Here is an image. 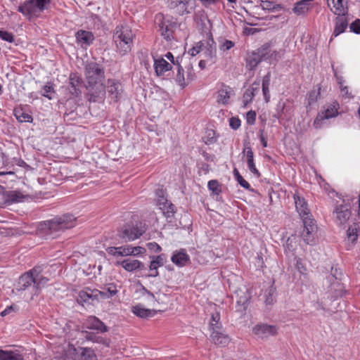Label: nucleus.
I'll return each mask as SVG.
<instances>
[{"instance_id":"1","label":"nucleus","mask_w":360,"mask_h":360,"mask_svg":"<svg viewBox=\"0 0 360 360\" xmlns=\"http://www.w3.org/2000/svg\"><path fill=\"white\" fill-rule=\"evenodd\" d=\"M76 225V217L72 214H65L60 217H56L51 220L40 224V230L46 234H52L65 229H71Z\"/></svg>"},{"instance_id":"2","label":"nucleus","mask_w":360,"mask_h":360,"mask_svg":"<svg viewBox=\"0 0 360 360\" xmlns=\"http://www.w3.org/2000/svg\"><path fill=\"white\" fill-rule=\"evenodd\" d=\"M134 34L127 25L117 26L113 39L121 55H125L131 51Z\"/></svg>"},{"instance_id":"3","label":"nucleus","mask_w":360,"mask_h":360,"mask_svg":"<svg viewBox=\"0 0 360 360\" xmlns=\"http://www.w3.org/2000/svg\"><path fill=\"white\" fill-rule=\"evenodd\" d=\"M146 230L145 224L141 221L136 224H127L119 231V237L125 242L133 241L141 236Z\"/></svg>"},{"instance_id":"4","label":"nucleus","mask_w":360,"mask_h":360,"mask_svg":"<svg viewBox=\"0 0 360 360\" xmlns=\"http://www.w3.org/2000/svg\"><path fill=\"white\" fill-rule=\"evenodd\" d=\"M51 0H27L18 7V11L25 16H31L48 9Z\"/></svg>"},{"instance_id":"5","label":"nucleus","mask_w":360,"mask_h":360,"mask_svg":"<svg viewBox=\"0 0 360 360\" xmlns=\"http://www.w3.org/2000/svg\"><path fill=\"white\" fill-rule=\"evenodd\" d=\"M85 76L89 86L102 84L105 77L104 69L96 63H89L85 65Z\"/></svg>"},{"instance_id":"6","label":"nucleus","mask_w":360,"mask_h":360,"mask_svg":"<svg viewBox=\"0 0 360 360\" xmlns=\"http://www.w3.org/2000/svg\"><path fill=\"white\" fill-rule=\"evenodd\" d=\"M155 21L158 24L161 35L167 41H170L172 34L177 26V21L173 17H164L161 13L157 14Z\"/></svg>"},{"instance_id":"7","label":"nucleus","mask_w":360,"mask_h":360,"mask_svg":"<svg viewBox=\"0 0 360 360\" xmlns=\"http://www.w3.org/2000/svg\"><path fill=\"white\" fill-rule=\"evenodd\" d=\"M311 217V214H309L301 217L304 226L302 237L307 244L311 245L315 243V236L317 231V225Z\"/></svg>"},{"instance_id":"8","label":"nucleus","mask_w":360,"mask_h":360,"mask_svg":"<svg viewBox=\"0 0 360 360\" xmlns=\"http://www.w3.org/2000/svg\"><path fill=\"white\" fill-rule=\"evenodd\" d=\"M338 108L339 103L337 101H334L328 105L324 111L317 115L313 123L314 127L316 129L321 128L325 120L336 117L338 114Z\"/></svg>"},{"instance_id":"9","label":"nucleus","mask_w":360,"mask_h":360,"mask_svg":"<svg viewBox=\"0 0 360 360\" xmlns=\"http://www.w3.org/2000/svg\"><path fill=\"white\" fill-rule=\"evenodd\" d=\"M106 92L112 101L117 102L123 92L122 84L117 80L109 79L107 82Z\"/></svg>"},{"instance_id":"10","label":"nucleus","mask_w":360,"mask_h":360,"mask_svg":"<svg viewBox=\"0 0 360 360\" xmlns=\"http://www.w3.org/2000/svg\"><path fill=\"white\" fill-rule=\"evenodd\" d=\"M333 215L337 224H345L351 217V210L347 205H337L333 210Z\"/></svg>"},{"instance_id":"11","label":"nucleus","mask_w":360,"mask_h":360,"mask_svg":"<svg viewBox=\"0 0 360 360\" xmlns=\"http://www.w3.org/2000/svg\"><path fill=\"white\" fill-rule=\"evenodd\" d=\"M210 338L215 345L220 347L226 346L231 340L229 336L226 334L223 328H220V326H215V328H214V330H212L210 335Z\"/></svg>"},{"instance_id":"12","label":"nucleus","mask_w":360,"mask_h":360,"mask_svg":"<svg viewBox=\"0 0 360 360\" xmlns=\"http://www.w3.org/2000/svg\"><path fill=\"white\" fill-rule=\"evenodd\" d=\"M35 269H31L22 274L18 279L15 289L18 291H23L25 290L27 288L30 287L32 285L34 286V276L33 274H35Z\"/></svg>"},{"instance_id":"13","label":"nucleus","mask_w":360,"mask_h":360,"mask_svg":"<svg viewBox=\"0 0 360 360\" xmlns=\"http://www.w3.org/2000/svg\"><path fill=\"white\" fill-rule=\"evenodd\" d=\"M68 79V89L70 93L73 96H79L82 93V79L81 77L77 72H71Z\"/></svg>"},{"instance_id":"14","label":"nucleus","mask_w":360,"mask_h":360,"mask_svg":"<svg viewBox=\"0 0 360 360\" xmlns=\"http://www.w3.org/2000/svg\"><path fill=\"white\" fill-rule=\"evenodd\" d=\"M253 332L261 338H266L277 333V328L275 326L268 324H258L253 328Z\"/></svg>"},{"instance_id":"15","label":"nucleus","mask_w":360,"mask_h":360,"mask_svg":"<svg viewBox=\"0 0 360 360\" xmlns=\"http://www.w3.org/2000/svg\"><path fill=\"white\" fill-rule=\"evenodd\" d=\"M203 51L201 52L207 60H210L214 63V59L217 56L216 43L212 38L209 39L204 41Z\"/></svg>"},{"instance_id":"16","label":"nucleus","mask_w":360,"mask_h":360,"mask_svg":"<svg viewBox=\"0 0 360 360\" xmlns=\"http://www.w3.org/2000/svg\"><path fill=\"white\" fill-rule=\"evenodd\" d=\"M157 205L159 207L160 210H162L163 214L167 219L174 217L176 213V207L166 198L160 199L157 202Z\"/></svg>"},{"instance_id":"17","label":"nucleus","mask_w":360,"mask_h":360,"mask_svg":"<svg viewBox=\"0 0 360 360\" xmlns=\"http://www.w3.org/2000/svg\"><path fill=\"white\" fill-rule=\"evenodd\" d=\"M116 266H122L124 270L129 272L134 271L136 269H144L145 265L137 259H124L122 262H117Z\"/></svg>"},{"instance_id":"18","label":"nucleus","mask_w":360,"mask_h":360,"mask_svg":"<svg viewBox=\"0 0 360 360\" xmlns=\"http://www.w3.org/2000/svg\"><path fill=\"white\" fill-rule=\"evenodd\" d=\"M86 327L89 329L96 330L101 333L107 332L108 328L96 316H89L86 321Z\"/></svg>"},{"instance_id":"19","label":"nucleus","mask_w":360,"mask_h":360,"mask_svg":"<svg viewBox=\"0 0 360 360\" xmlns=\"http://www.w3.org/2000/svg\"><path fill=\"white\" fill-rule=\"evenodd\" d=\"M154 69L158 76H162L172 69V65L162 58H154Z\"/></svg>"},{"instance_id":"20","label":"nucleus","mask_w":360,"mask_h":360,"mask_svg":"<svg viewBox=\"0 0 360 360\" xmlns=\"http://www.w3.org/2000/svg\"><path fill=\"white\" fill-rule=\"evenodd\" d=\"M259 49L248 54L246 58V66L249 70H254L261 61H262V57H260Z\"/></svg>"},{"instance_id":"21","label":"nucleus","mask_w":360,"mask_h":360,"mask_svg":"<svg viewBox=\"0 0 360 360\" xmlns=\"http://www.w3.org/2000/svg\"><path fill=\"white\" fill-rule=\"evenodd\" d=\"M75 37L78 43H80L82 46H89L94 40V34L89 31L80 30L75 34Z\"/></svg>"},{"instance_id":"22","label":"nucleus","mask_w":360,"mask_h":360,"mask_svg":"<svg viewBox=\"0 0 360 360\" xmlns=\"http://www.w3.org/2000/svg\"><path fill=\"white\" fill-rule=\"evenodd\" d=\"M190 0H170L169 7L172 9H176L178 14L183 15L188 13V5Z\"/></svg>"},{"instance_id":"23","label":"nucleus","mask_w":360,"mask_h":360,"mask_svg":"<svg viewBox=\"0 0 360 360\" xmlns=\"http://www.w3.org/2000/svg\"><path fill=\"white\" fill-rule=\"evenodd\" d=\"M151 258H153V259L150 262L149 269L150 270H155V274H151L149 276L157 277L159 275L158 268L164 265L166 262V255L161 254L158 256H153Z\"/></svg>"},{"instance_id":"24","label":"nucleus","mask_w":360,"mask_h":360,"mask_svg":"<svg viewBox=\"0 0 360 360\" xmlns=\"http://www.w3.org/2000/svg\"><path fill=\"white\" fill-rule=\"evenodd\" d=\"M294 200L295 204V207L299 213L300 217H304L309 214H311L309 210L307 207V203L305 201L304 198L299 196L297 194L294 195Z\"/></svg>"},{"instance_id":"25","label":"nucleus","mask_w":360,"mask_h":360,"mask_svg":"<svg viewBox=\"0 0 360 360\" xmlns=\"http://www.w3.org/2000/svg\"><path fill=\"white\" fill-rule=\"evenodd\" d=\"M32 269H35V274H33L34 276V294L37 295L38 293V290L43 288L49 279L41 275V269L40 267H34Z\"/></svg>"},{"instance_id":"26","label":"nucleus","mask_w":360,"mask_h":360,"mask_svg":"<svg viewBox=\"0 0 360 360\" xmlns=\"http://www.w3.org/2000/svg\"><path fill=\"white\" fill-rule=\"evenodd\" d=\"M131 245H124L120 247H109L106 249L107 252L114 257L131 256L132 252L130 251Z\"/></svg>"},{"instance_id":"27","label":"nucleus","mask_w":360,"mask_h":360,"mask_svg":"<svg viewBox=\"0 0 360 360\" xmlns=\"http://www.w3.org/2000/svg\"><path fill=\"white\" fill-rule=\"evenodd\" d=\"M348 22L345 14H339L335 18V26L333 35L337 37L345 32Z\"/></svg>"},{"instance_id":"28","label":"nucleus","mask_w":360,"mask_h":360,"mask_svg":"<svg viewBox=\"0 0 360 360\" xmlns=\"http://www.w3.org/2000/svg\"><path fill=\"white\" fill-rule=\"evenodd\" d=\"M259 49L262 60H271L276 58L278 52L276 50H272L269 44L266 43Z\"/></svg>"},{"instance_id":"29","label":"nucleus","mask_w":360,"mask_h":360,"mask_svg":"<svg viewBox=\"0 0 360 360\" xmlns=\"http://www.w3.org/2000/svg\"><path fill=\"white\" fill-rule=\"evenodd\" d=\"M189 256L185 250H181L173 254L171 260L179 266H184L189 261Z\"/></svg>"},{"instance_id":"30","label":"nucleus","mask_w":360,"mask_h":360,"mask_svg":"<svg viewBox=\"0 0 360 360\" xmlns=\"http://www.w3.org/2000/svg\"><path fill=\"white\" fill-rule=\"evenodd\" d=\"M131 311L137 316L145 319L153 316L156 314L157 311L155 309H148L144 308L141 304H137L132 307Z\"/></svg>"},{"instance_id":"31","label":"nucleus","mask_w":360,"mask_h":360,"mask_svg":"<svg viewBox=\"0 0 360 360\" xmlns=\"http://www.w3.org/2000/svg\"><path fill=\"white\" fill-rule=\"evenodd\" d=\"M231 91L232 89L231 87L226 85H222L221 88L218 91L217 102L224 105L227 104Z\"/></svg>"},{"instance_id":"32","label":"nucleus","mask_w":360,"mask_h":360,"mask_svg":"<svg viewBox=\"0 0 360 360\" xmlns=\"http://www.w3.org/2000/svg\"><path fill=\"white\" fill-rule=\"evenodd\" d=\"M93 295H94V289L85 288L84 290L79 291L77 301L80 304L89 302V300L93 302L96 300L93 297Z\"/></svg>"},{"instance_id":"33","label":"nucleus","mask_w":360,"mask_h":360,"mask_svg":"<svg viewBox=\"0 0 360 360\" xmlns=\"http://www.w3.org/2000/svg\"><path fill=\"white\" fill-rule=\"evenodd\" d=\"M0 194H3L6 197L5 199V203L11 204L14 202H18L20 193L19 191H6L4 186L0 185Z\"/></svg>"},{"instance_id":"34","label":"nucleus","mask_w":360,"mask_h":360,"mask_svg":"<svg viewBox=\"0 0 360 360\" xmlns=\"http://www.w3.org/2000/svg\"><path fill=\"white\" fill-rule=\"evenodd\" d=\"M313 0H301L295 4L293 12L297 15H302L309 10V3Z\"/></svg>"},{"instance_id":"35","label":"nucleus","mask_w":360,"mask_h":360,"mask_svg":"<svg viewBox=\"0 0 360 360\" xmlns=\"http://www.w3.org/2000/svg\"><path fill=\"white\" fill-rule=\"evenodd\" d=\"M14 115L16 120L20 122H29L31 123L33 121L32 117L23 111L22 108L14 109Z\"/></svg>"},{"instance_id":"36","label":"nucleus","mask_w":360,"mask_h":360,"mask_svg":"<svg viewBox=\"0 0 360 360\" xmlns=\"http://www.w3.org/2000/svg\"><path fill=\"white\" fill-rule=\"evenodd\" d=\"M0 360H23L20 354L13 351L0 349Z\"/></svg>"},{"instance_id":"37","label":"nucleus","mask_w":360,"mask_h":360,"mask_svg":"<svg viewBox=\"0 0 360 360\" xmlns=\"http://www.w3.org/2000/svg\"><path fill=\"white\" fill-rule=\"evenodd\" d=\"M176 82L184 89L187 86L186 78L184 77V70L179 63H177V73L175 77Z\"/></svg>"},{"instance_id":"38","label":"nucleus","mask_w":360,"mask_h":360,"mask_svg":"<svg viewBox=\"0 0 360 360\" xmlns=\"http://www.w3.org/2000/svg\"><path fill=\"white\" fill-rule=\"evenodd\" d=\"M276 294V288L273 285L266 289L264 300L266 305H271L274 303L275 301Z\"/></svg>"},{"instance_id":"39","label":"nucleus","mask_w":360,"mask_h":360,"mask_svg":"<svg viewBox=\"0 0 360 360\" xmlns=\"http://www.w3.org/2000/svg\"><path fill=\"white\" fill-rule=\"evenodd\" d=\"M317 89L309 92L308 96V105H311L321 98V85H317Z\"/></svg>"},{"instance_id":"40","label":"nucleus","mask_w":360,"mask_h":360,"mask_svg":"<svg viewBox=\"0 0 360 360\" xmlns=\"http://www.w3.org/2000/svg\"><path fill=\"white\" fill-rule=\"evenodd\" d=\"M359 226L356 224L350 226L347 231L348 240L352 243L355 242L358 238Z\"/></svg>"},{"instance_id":"41","label":"nucleus","mask_w":360,"mask_h":360,"mask_svg":"<svg viewBox=\"0 0 360 360\" xmlns=\"http://www.w3.org/2000/svg\"><path fill=\"white\" fill-rule=\"evenodd\" d=\"M77 360H97V358L92 349L85 348L78 356Z\"/></svg>"},{"instance_id":"42","label":"nucleus","mask_w":360,"mask_h":360,"mask_svg":"<svg viewBox=\"0 0 360 360\" xmlns=\"http://www.w3.org/2000/svg\"><path fill=\"white\" fill-rule=\"evenodd\" d=\"M261 6L264 10L270 11H279L282 8L280 4H275L274 2L270 1H262Z\"/></svg>"},{"instance_id":"43","label":"nucleus","mask_w":360,"mask_h":360,"mask_svg":"<svg viewBox=\"0 0 360 360\" xmlns=\"http://www.w3.org/2000/svg\"><path fill=\"white\" fill-rule=\"evenodd\" d=\"M233 174L236 181L242 187L248 190L250 189V184L243 178L236 168H234L233 169Z\"/></svg>"},{"instance_id":"44","label":"nucleus","mask_w":360,"mask_h":360,"mask_svg":"<svg viewBox=\"0 0 360 360\" xmlns=\"http://www.w3.org/2000/svg\"><path fill=\"white\" fill-rule=\"evenodd\" d=\"M209 190L214 195H219L221 192V185L217 180H210L207 184Z\"/></svg>"},{"instance_id":"45","label":"nucleus","mask_w":360,"mask_h":360,"mask_svg":"<svg viewBox=\"0 0 360 360\" xmlns=\"http://www.w3.org/2000/svg\"><path fill=\"white\" fill-rule=\"evenodd\" d=\"M334 8V13L336 15L345 14V8L342 0H332Z\"/></svg>"},{"instance_id":"46","label":"nucleus","mask_w":360,"mask_h":360,"mask_svg":"<svg viewBox=\"0 0 360 360\" xmlns=\"http://www.w3.org/2000/svg\"><path fill=\"white\" fill-rule=\"evenodd\" d=\"M243 153H245L247 158L248 167L252 166L255 165L254 162V153L250 146H245L243 150Z\"/></svg>"},{"instance_id":"47","label":"nucleus","mask_w":360,"mask_h":360,"mask_svg":"<svg viewBox=\"0 0 360 360\" xmlns=\"http://www.w3.org/2000/svg\"><path fill=\"white\" fill-rule=\"evenodd\" d=\"M220 320V315L219 313L216 312L214 314H212L211 320L210 323V329L212 330H214V328L215 326H220V328H222V325L221 323H219Z\"/></svg>"},{"instance_id":"48","label":"nucleus","mask_w":360,"mask_h":360,"mask_svg":"<svg viewBox=\"0 0 360 360\" xmlns=\"http://www.w3.org/2000/svg\"><path fill=\"white\" fill-rule=\"evenodd\" d=\"M43 93L41 95L44 97L51 99L55 94V91L52 85H45L43 87Z\"/></svg>"},{"instance_id":"49","label":"nucleus","mask_w":360,"mask_h":360,"mask_svg":"<svg viewBox=\"0 0 360 360\" xmlns=\"http://www.w3.org/2000/svg\"><path fill=\"white\" fill-rule=\"evenodd\" d=\"M203 46H204L203 41H200L198 42L195 46H193L192 49H191L188 51V53L192 56H196L198 53H200L201 51L204 50Z\"/></svg>"},{"instance_id":"50","label":"nucleus","mask_w":360,"mask_h":360,"mask_svg":"<svg viewBox=\"0 0 360 360\" xmlns=\"http://www.w3.org/2000/svg\"><path fill=\"white\" fill-rule=\"evenodd\" d=\"M104 290L107 292L108 297L110 298L117 293V290L113 283H108L105 285Z\"/></svg>"},{"instance_id":"51","label":"nucleus","mask_w":360,"mask_h":360,"mask_svg":"<svg viewBox=\"0 0 360 360\" xmlns=\"http://www.w3.org/2000/svg\"><path fill=\"white\" fill-rule=\"evenodd\" d=\"M87 340H91L93 342L102 343L103 345H107V340L103 338L102 337L97 336L94 333H88L86 336Z\"/></svg>"},{"instance_id":"52","label":"nucleus","mask_w":360,"mask_h":360,"mask_svg":"<svg viewBox=\"0 0 360 360\" xmlns=\"http://www.w3.org/2000/svg\"><path fill=\"white\" fill-rule=\"evenodd\" d=\"M0 38L2 40L12 43L14 41V36L12 33L4 30H0Z\"/></svg>"},{"instance_id":"53","label":"nucleus","mask_w":360,"mask_h":360,"mask_svg":"<svg viewBox=\"0 0 360 360\" xmlns=\"http://www.w3.org/2000/svg\"><path fill=\"white\" fill-rule=\"evenodd\" d=\"M254 94L250 91L248 89H246L243 94V107L245 108L254 98Z\"/></svg>"},{"instance_id":"54","label":"nucleus","mask_w":360,"mask_h":360,"mask_svg":"<svg viewBox=\"0 0 360 360\" xmlns=\"http://www.w3.org/2000/svg\"><path fill=\"white\" fill-rule=\"evenodd\" d=\"M94 295H93V297L94 299H96V301H98L100 299L104 300L110 298L104 290H99L97 289H94Z\"/></svg>"},{"instance_id":"55","label":"nucleus","mask_w":360,"mask_h":360,"mask_svg":"<svg viewBox=\"0 0 360 360\" xmlns=\"http://www.w3.org/2000/svg\"><path fill=\"white\" fill-rule=\"evenodd\" d=\"M130 251L132 252L131 253V256H138L144 254L146 252V250L141 246L132 247L131 245Z\"/></svg>"},{"instance_id":"56","label":"nucleus","mask_w":360,"mask_h":360,"mask_svg":"<svg viewBox=\"0 0 360 360\" xmlns=\"http://www.w3.org/2000/svg\"><path fill=\"white\" fill-rule=\"evenodd\" d=\"M350 30L356 34H360V20L356 19L350 24Z\"/></svg>"},{"instance_id":"57","label":"nucleus","mask_w":360,"mask_h":360,"mask_svg":"<svg viewBox=\"0 0 360 360\" xmlns=\"http://www.w3.org/2000/svg\"><path fill=\"white\" fill-rule=\"evenodd\" d=\"M247 123L249 124H254L256 120V112L253 110H250L246 116Z\"/></svg>"},{"instance_id":"58","label":"nucleus","mask_w":360,"mask_h":360,"mask_svg":"<svg viewBox=\"0 0 360 360\" xmlns=\"http://www.w3.org/2000/svg\"><path fill=\"white\" fill-rule=\"evenodd\" d=\"M240 120L237 118V117H232L230 120H229V124H230V127L233 129H238L240 126Z\"/></svg>"},{"instance_id":"59","label":"nucleus","mask_w":360,"mask_h":360,"mask_svg":"<svg viewBox=\"0 0 360 360\" xmlns=\"http://www.w3.org/2000/svg\"><path fill=\"white\" fill-rule=\"evenodd\" d=\"M260 88V80L255 81L249 88H248L252 93L255 94L258 93Z\"/></svg>"},{"instance_id":"60","label":"nucleus","mask_w":360,"mask_h":360,"mask_svg":"<svg viewBox=\"0 0 360 360\" xmlns=\"http://www.w3.org/2000/svg\"><path fill=\"white\" fill-rule=\"evenodd\" d=\"M234 46V43L232 41L226 39L220 46V49L225 51L231 49Z\"/></svg>"},{"instance_id":"61","label":"nucleus","mask_w":360,"mask_h":360,"mask_svg":"<svg viewBox=\"0 0 360 360\" xmlns=\"http://www.w3.org/2000/svg\"><path fill=\"white\" fill-rule=\"evenodd\" d=\"M146 246L150 251L154 252H159L161 251V247L155 242L148 243Z\"/></svg>"},{"instance_id":"62","label":"nucleus","mask_w":360,"mask_h":360,"mask_svg":"<svg viewBox=\"0 0 360 360\" xmlns=\"http://www.w3.org/2000/svg\"><path fill=\"white\" fill-rule=\"evenodd\" d=\"M16 309H17L16 305L8 306L4 311H2L1 312V316H5L11 314V312H15L16 311Z\"/></svg>"},{"instance_id":"63","label":"nucleus","mask_w":360,"mask_h":360,"mask_svg":"<svg viewBox=\"0 0 360 360\" xmlns=\"http://www.w3.org/2000/svg\"><path fill=\"white\" fill-rule=\"evenodd\" d=\"M271 74L268 72L262 79V87H269L270 86Z\"/></svg>"},{"instance_id":"64","label":"nucleus","mask_w":360,"mask_h":360,"mask_svg":"<svg viewBox=\"0 0 360 360\" xmlns=\"http://www.w3.org/2000/svg\"><path fill=\"white\" fill-rule=\"evenodd\" d=\"M262 93L264 95V101H266V103H268L270 100L269 88L262 87Z\"/></svg>"}]
</instances>
